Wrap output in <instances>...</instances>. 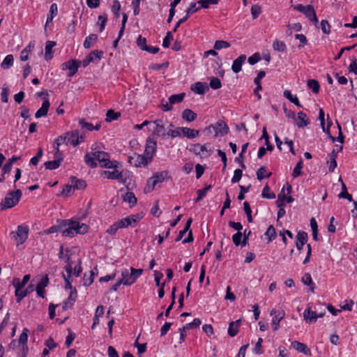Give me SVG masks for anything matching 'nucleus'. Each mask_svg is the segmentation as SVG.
Wrapping results in <instances>:
<instances>
[{
    "mask_svg": "<svg viewBox=\"0 0 357 357\" xmlns=\"http://www.w3.org/2000/svg\"><path fill=\"white\" fill-rule=\"evenodd\" d=\"M30 280V275H25L23 277V279L22 281L20 280L18 278H15L13 280V284L14 287H19L21 289H23L24 287L26 284V283Z\"/></svg>",
    "mask_w": 357,
    "mask_h": 357,
    "instance_id": "obj_31",
    "label": "nucleus"
},
{
    "mask_svg": "<svg viewBox=\"0 0 357 357\" xmlns=\"http://www.w3.org/2000/svg\"><path fill=\"white\" fill-rule=\"evenodd\" d=\"M102 54H103L102 51L94 50V51L91 52L88 55V56L89 58H91L93 61H95L96 60L99 61L101 59Z\"/></svg>",
    "mask_w": 357,
    "mask_h": 357,
    "instance_id": "obj_55",
    "label": "nucleus"
},
{
    "mask_svg": "<svg viewBox=\"0 0 357 357\" xmlns=\"http://www.w3.org/2000/svg\"><path fill=\"white\" fill-rule=\"evenodd\" d=\"M271 315L273 316L272 319V324L273 326V331H277L278 329V326L280 321L284 317L285 312L284 310H278L275 309H273L271 311Z\"/></svg>",
    "mask_w": 357,
    "mask_h": 357,
    "instance_id": "obj_14",
    "label": "nucleus"
},
{
    "mask_svg": "<svg viewBox=\"0 0 357 357\" xmlns=\"http://www.w3.org/2000/svg\"><path fill=\"white\" fill-rule=\"evenodd\" d=\"M29 228L26 226L19 225L15 232H12L17 245L22 244L28 237Z\"/></svg>",
    "mask_w": 357,
    "mask_h": 357,
    "instance_id": "obj_10",
    "label": "nucleus"
},
{
    "mask_svg": "<svg viewBox=\"0 0 357 357\" xmlns=\"http://www.w3.org/2000/svg\"><path fill=\"white\" fill-rule=\"evenodd\" d=\"M170 178L169 172L164 170L162 172L155 173L147 182V188L150 190H153L155 186L162 183L165 180Z\"/></svg>",
    "mask_w": 357,
    "mask_h": 357,
    "instance_id": "obj_8",
    "label": "nucleus"
},
{
    "mask_svg": "<svg viewBox=\"0 0 357 357\" xmlns=\"http://www.w3.org/2000/svg\"><path fill=\"white\" fill-rule=\"evenodd\" d=\"M208 86L213 89H218L221 88L222 83L219 78L215 77H211L210 78V83Z\"/></svg>",
    "mask_w": 357,
    "mask_h": 357,
    "instance_id": "obj_43",
    "label": "nucleus"
},
{
    "mask_svg": "<svg viewBox=\"0 0 357 357\" xmlns=\"http://www.w3.org/2000/svg\"><path fill=\"white\" fill-rule=\"evenodd\" d=\"M266 76V72L261 70L258 73L257 77L254 79L255 84L257 85V89H262L261 79Z\"/></svg>",
    "mask_w": 357,
    "mask_h": 357,
    "instance_id": "obj_46",
    "label": "nucleus"
},
{
    "mask_svg": "<svg viewBox=\"0 0 357 357\" xmlns=\"http://www.w3.org/2000/svg\"><path fill=\"white\" fill-rule=\"evenodd\" d=\"M96 160L100 162V166L103 168L122 167L121 162L116 160H111L109 155L105 151L89 152L84 155L85 163L91 168L97 167Z\"/></svg>",
    "mask_w": 357,
    "mask_h": 357,
    "instance_id": "obj_1",
    "label": "nucleus"
},
{
    "mask_svg": "<svg viewBox=\"0 0 357 357\" xmlns=\"http://www.w3.org/2000/svg\"><path fill=\"white\" fill-rule=\"evenodd\" d=\"M77 262L73 266V275L76 277L79 276L82 272L81 261L79 259H77Z\"/></svg>",
    "mask_w": 357,
    "mask_h": 357,
    "instance_id": "obj_59",
    "label": "nucleus"
},
{
    "mask_svg": "<svg viewBox=\"0 0 357 357\" xmlns=\"http://www.w3.org/2000/svg\"><path fill=\"white\" fill-rule=\"evenodd\" d=\"M291 346L298 352L303 353L309 356L312 355L310 349L304 343L295 340L291 342Z\"/></svg>",
    "mask_w": 357,
    "mask_h": 357,
    "instance_id": "obj_19",
    "label": "nucleus"
},
{
    "mask_svg": "<svg viewBox=\"0 0 357 357\" xmlns=\"http://www.w3.org/2000/svg\"><path fill=\"white\" fill-rule=\"evenodd\" d=\"M264 234L268 237V242L273 241L276 238V231L274 227L270 225Z\"/></svg>",
    "mask_w": 357,
    "mask_h": 357,
    "instance_id": "obj_42",
    "label": "nucleus"
},
{
    "mask_svg": "<svg viewBox=\"0 0 357 357\" xmlns=\"http://www.w3.org/2000/svg\"><path fill=\"white\" fill-rule=\"evenodd\" d=\"M173 39V36H172V34L170 31L167 32V35L165 37V38L163 39V41H162V46L165 47V48H167L169 47L170 45V42L171 40Z\"/></svg>",
    "mask_w": 357,
    "mask_h": 357,
    "instance_id": "obj_62",
    "label": "nucleus"
},
{
    "mask_svg": "<svg viewBox=\"0 0 357 357\" xmlns=\"http://www.w3.org/2000/svg\"><path fill=\"white\" fill-rule=\"evenodd\" d=\"M120 113L115 112L112 109H109L106 114V121L111 122L112 121L116 120L120 116Z\"/></svg>",
    "mask_w": 357,
    "mask_h": 357,
    "instance_id": "obj_44",
    "label": "nucleus"
},
{
    "mask_svg": "<svg viewBox=\"0 0 357 357\" xmlns=\"http://www.w3.org/2000/svg\"><path fill=\"white\" fill-rule=\"evenodd\" d=\"M261 59V56L259 52L253 54L252 56L248 57V61L250 65H255Z\"/></svg>",
    "mask_w": 357,
    "mask_h": 357,
    "instance_id": "obj_57",
    "label": "nucleus"
},
{
    "mask_svg": "<svg viewBox=\"0 0 357 357\" xmlns=\"http://www.w3.org/2000/svg\"><path fill=\"white\" fill-rule=\"evenodd\" d=\"M308 239L307 233L304 231H299L296 235V247L298 251L303 250V245L307 243Z\"/></svg>",
    "mask_w": 357,
    "mask_h": 357,
    "instance_id": "obj_15",
    "label": "nucleus"
},
{
    "mask_svg": "<svg viewBox=\"0 0 357 357\" xmlns=\"http://www.w3.org/2000/svg\"><path fill=\"white\" fill-rule=\"evenodd\" d=\"M199 135V130L183 127V136L188 139H194Z\"/></svg>",
    "mask_w": 357,
    "mask_h": 357,
    "instance_id": "obj_27",
    "label": "nucleus"
},
{
    "mask_svg": "<svg viewBox=\"0 0 357 357\" xmlns=\"http://www.w3.org/2000/svg\"><path fill=\"white\" fill-rule=\"evenodd\" d=\"M294 120L296 121V126L298 128L307 126L310 123L309 119L307 118L306 114L303 112H299L298 113V116L296 117V119Z\"/></svg>",
    "mask_w": 357,
    "mask_h": 357,
    "instance_id": "obj_20",
    "label": "nucleus"
},
{
    "mask_svg": "<svg viewBox=\"0 0 357 357\" xmlns=\"http://www.w3.org/2000/svg\"><path fill=\"white\" fill-rule=\"evenodd\" d=\"M273 48L275 51L284 52L287 50V46L283 41L278 39L275 40L273 43Z\"/></svg>",
    "mask_w": 357,
    "mask_h": 357,
    "instance_id": "obj_33",
    "label": "nucleus"
},
{
    "mask_svg": "<svg viewBox=\"0 0 357 357\" xmlns=\"http://www.w3.org/2000/svg\"><path fill=\"white\" fill-rule=\"evenodd\" d=\"M121 9V4L119 1L115 0L112 6V11L116 17L119 16V10Z\"/></svg>",
    "mask_w": 357,
    "mask_h": 357,
    "instance_id": "obj_60",
    "label": "nucleus"
},
{
    "mask_svg": "<svg viewBox=\"0 0 357 357\" xmlns=\"http://www.w3.org/2000/svg\"><path fill=\"white\" fill-rule=\"evenodd\" d=\"M307 85L309 89H312V92L314 93H318L320 89V85L317 80L316 79H308L307 81Z\"/></svg>",
    "mask_w": 357,
    "mask_h": 357,
    "instance_id": "obj_35",
    "label": "nucleus"
},
{
    "mask_svg": "<svg viewBox=\"0 0 357 357\" xmlns=\"http://www.w3.org/2000/svg\"><path fill=\"white\" fill-rule=\"evenodd\" d=\"M50 105L49 100H45L42 103L41 107L36 112L35 117L39 119L45 116L47 114Z\"/></svg>",
    "mask_w": 357,
    "mask_h": 357,
    "instance_id": "obj_21",
    "label": "nucleus"
},
{
    "mask_svg": "<svg viewBox=\"0 0 357 357\" xmlns=\"http://www.w3.org/2000/svg\"><path fill=\"white\" fill-rule=\"evenodd\" d=\"M70 182L73 186L74 190L83 189L86 187V183L84 181L77 179L75 177H71Z\"/></svg>",
    "mask_w": 357,
    "mask_h": 357,
    "instance_id": "obj_37",
    "label": "nucleus"
},
{
    "mask_svg": "<svg viewBox=\"0 0 357 357\" xmlns=\"http://www.w3.org/2000/svg\"><path fill=\"white\" fill-rule=\"evenodd\" d=\"M302 282L305 285L309 286L310 291L314 293L315 284L313 282L311 275L310 273H306L304 274L303 277L302 278Z\"/></svg>",
    "mask_w": 357,
    "mask_h": 357,
    "instance_id": "obj_29",
    "label": "nucleus"
},
{
    "mask_svg": "<svg viewBox=\"0 0 357 357\" xmlns=\"http://www.w3.org/2000/svg\"><path fill=\"white\" fill-rule=\"evenodd\" d=\"M241 319H238L236 321H231L229 324L228 335L230 337H234L238 333V328L241 325Z\"/></svg>",
    "mask_w": 357,
    "mask_h": 357,
    "instance_id": "obj_22",
    "label": "nucleus"
},
{
    "mask_svg": "<svg viewBox=\"0 0 357 357\" xmlns=\"http://www.w3.org/2000/svg\"><path fill=\"white\" fill-rule=\"evenodd\" d=\"M151 162L150 158L146 156L144 154L140 155L134 153L132 155L128 157V162L136 167H146Z\"/></svg>",
    "mask_w": 357,
    "mask_h": 357,
    "instance_id": "obj_9",
    "label": "nucleus"
},
{
    "mask_svg": "<svg viewBox=\"0 0 357 357\" xmlns=\"http://www.w3.org/2000/svg\"><path fill=\"white\" fill-rule=\"evenodd\" d=\"M58 14V6L56 3H54L50 6V13L47 15L45 26H47L49 23L52 22L53 19Z\"/></svg>",
    "mask_w": 357,
    "mask_h": 357,
    "instance_id": "obj_24",
    "label": "nucleus"
},
{
    "mask_svg": "<svg viewBox=\"0 0 357 357\" xmlns=\"http://www.w3.org/2000/svg\"><path fill=\"white\" fill-rule=\"evenodd\" d=\"M197 116V114L190 109H185L182 112L183 119L188 122L193 121Z\"/></svg>",
    "mask_w": 357,
    "mask_h": 357,
    "instance_id": "obj_25",
    "label": "nucleus"
},
{
    "mask_svg": "<svg viewBox=\"0 0 357 357\" xmlns=\"http://www.w3.org/2000/svg\"><path fill=\"white\" fill-rule=\"evenodd\" d=\"M94 280V273L93 271L90 272V275L87 276L86 274L83 277V284L84 286H90Z\"/></svg>",
    "mask_w": 357,
    "mask_h": 357,
    "instance_id": "obj_50",
    "label": "nucleus"
},
{
    "mask_svg": "<svg viewBox=\"0 0 357 357\" xmlns=\"http://www.w3.org/2000/svg\"><path fill=\"white\" fill-rule=\"evenodd\" d=\"M242 175H243L242 170L240 169H236V170H234V176L231 178V182L232 183H236L238 182L241 180Z\"/></svg>",
    "mask_w": 357,
    "mask_h": 357,
    "instance_id": "obj_54",
    "label": "nucleus"
},
{
    "mask_svg": "<svg viewBox=\"0 0 357 357\" xmlns=\"http://www.w3.org/2000/svg\"><path fill=\"white\" fill-rule=\"evenodd\" d=\"M63 279L65 281L66 289H69L71 290L70 294V298H71L72 296H73L74 294L76 295V294H77V291H76L75 288H74L72 285V282H73L72 274L67 273V275H63Z\"/></svg>",
    "mask_w": 357,
    "mask_h": 357,
    "instance_id": "obj_23",
    "label": "nucleus"
},
{
    "mask_svg": "<svg viewBox=\"0 0 357 357\" xmlns=\"http://www.w3.org/2000/svg\"><path fill=\"white\" fill-rule=\"evenodd\" d=\"M302 168H303V160L301 159L297 162V164L296 165L295 167L293 169L292 176L294 178H296V177L299 176L302 173V172H301Z\"/></svg>",
    "mask_w": 357,
    "mask_h": 357,
    "instance_id": "obj_45",
    "label": "nucleus"
},
{
    "mask_svg": "<svg viewBox=\"0 0 357 357\" xmlns=\"http://www.w3.org/2000/svg\"><path fill=\"white\" fill-rule=\"evenodd\" d=\"M200 324L201 321L199 320V319H195L193 321L185 324V326L183 327V331L197 328Z\"/></svg>",
    "mask_w": 357,
    "mask_h": 357,
    "instance_id": "obj_51",
    "label": "nucleus"
},
{
    "mask_svg": "<svg viewBox=\"0 0 357 357\" xmlns=\"http://www.w3.org/2000/svg\"><path fill=\"white\" fill-rule=\"evenodd\" d=\"M321 29L324 33L328 34L330 33L331 25L326 20L321 21Z\"/></svg>",
    "mask_w": 357,
    "mask_h": 357,
    "instance_id": "obj_58",
    "label": "nucleus"
},
{
    "mask_svg": "<svg viewBox=\"0 0 357 357\" xmlns=\"http://www.w3.org/2000/svg\"><path fill=\"white\" fill-rule=\"evenodd\" d=\"M107 170L102 171L100 174L104 178L116 180L119 182L126 184L129 172L128 171H119V167H105Z\"/></svg>",
    "mask_w": 357,
    "mask_h": 357,
    "instance_id": "obj_3",
    "label": "nucleus"
},
{
    "mask_svg": "<svg viewBox=\"0 0 357 357\" xmlns=\"http://www.w3.org/2000/svg\"><path fill=\"white\" fill-rule=\"evenodd\" d=\"M123 197V201L128 203L130 207L134 206L137 204V198L133 192H127Z\"/></svg>",
    "mask_w": 357,
    "mask_h": 357,
    "instance_id": "obj_30",
    "label": "nucleus"
},
{
    "mask_svg": "<svg viewBox=\"0 0 357 357\" xmlns=\"http://www.w3.org/2000/svg\"><path fill=\"white\" fill-rule=\"evenodd\" d=\"M149 130L158 136H165L166 135L165 128L161 119L151 121Z\"/></svg>",
    "mask_w": 357,
    "mask_h": 357,
    "instance_id": "obj_12",
    "label": "nucleus"
},
{
    "mask_svg": "<svg viewBox=\"0 0 357 357\" xmlns=\"http://www.w3.org/2000/svg\"><path fill=\"white\" fill-rule=\"evenodd\" d=\"M56 45V43L54 41L48 40L45 45V58L47 61L50 60L52 58V49Z\"/></svg>",
    "mask_w": 357,
    "mask_h": 357,
    "instance_id": "obj_26",
    "label": "nucleus"
},
{
    "mask_svg": "<svg viewBox=\"0 0 357 357\" xmlns=\"http://www.w3.org/2000/svg\"><path fill=\"white\" fill-rule=\"evenodd\" d=\"M80 61H78L75 59H71L70 61L63 63L61 65V68L62 70H69V75L73 76L77 73L80 66Z\"/></svg>",
    "mask_w": 357,
    "mask_h": 357,
    "instance_id": "obj_13",
    "label": "nucleus"
},
{
    "mask_svg": "<svg viewBox=\"0 0 357 357\" xmlns=\"http://www.w3.org/2000/svg\"><path fill=\"white\" fill-rule=\"evenodd\" d=\"M266 173V169L264 166L261 167L257 171V178L259 180H262L264 178H269L272 173L269 172L267 174H265Z\"/></svg>",
    "mask_w": 357,
    "mask_h": 357,
    "instance_id": "obj_41",
    "label": "nucleus"
},
{
    "mask_svg": "<svg viewBox=\"0 0 357 357\" xmlns=\"http://www.w3.org/2000/svg\"><path fill=\"white\" fill-rule=\"evenodd\" d=\"M261 196L266 199H275V195L273 192H270V188L266 185L262 190Z\"/></svg>",
    "mask_w": 357,
    "mask_h": 357,
    "instance_id": "obj_48",
    "label": "nucleus"
},
{
    "mask_svg": "<svg viewBox=\"0 0 357 357\" xmlns=\"http://www.w3.org/2000/svg\"><path fill=\"white\" fill-rule=\"evenodd\" d=\"M59 160H55L54 159L51 161H47L44 163L46 169L53 170L57 169L60 166Z\"/></svg>",
    "mask_w": 357,
    "mask_h": 357,
    "instance_id": "obj_47",
    "label": "nucleus"
},
{
    "mask_svg": "<svg viewBox=\"0 0 357 357\" xmlns=\"http://www.w3.org/2000/svg\"><path fill=\"white\" fill-rule=\"evenodd\" d=\"M261 13V8L259 5H253L251 7V14L253 19H256L259 17Z\"/></svg>",
    "mask_w": 357,
    "mask_h": 357,
    "instance_id": "obj_53",
    "label": "nucleus"
},
{
    "mask_svg": "<svg viewBox=\"0 0 357 357\" xmlns=\"http://www.w3.org/2000/svg\"><path fill=\"white\" fill-rule=\"evenodd\" d=\"M29 332V331L28 328H24L23 329L22 333H21V335H20V337L18 339V342L20 344H24L27 342Z\"/></svg>",
    "mask_w": 357,
    "mask_h": 357,
    "instance_id": "obj_49",
    "label": "nucleus"
},
{
    "mask_svg": "<svg viewBox=\"0 0 357 357\" xmlns=\"http://www.w3.org/2000/svg\"><path fill=\"white\" fill-rule=\"evenodd\" d=\"M303 319L307 324L314 323L318 319L317 313L309 307L303 312Z\"/></svg>",
    "mask_w": 357,
    "mask_h": 357,
    "instance_id": "obj_17",
    "label": "nucleus"
},
{
    "mask_svg": "<svg viewBox=\"0 0 357 357\" xmlns=\"http://www.w3.org/2000/svg\"><path fill=\"white\" fill-rule=\"evenodd\" d=\"M144 215L142 213H137L127 216L128 224L131 227H135L137 224L143 218Z\"/></svg>",
    "mask_w": 357,
    "mask_h": 357,
    "instance_id": "obj_28",
    "label": "nucleus"
},
{
    "mask_svg": "<svg viewBox=\"0 0 357 357\" xmlns=\"http://www.w3.org/2000/svg\"><path fill=\"white\" fill-rule=\"evenodd\" d=\"M167 135L173 138L183 136V127H178L175 129H170L167 132Z\"/></svg>",
    "mask_w": 357,
    "mask_h": 357,
    "instance_id": "obj_40",
    "label": "nucleus"
},
{
    "mask_svg": "<svg viewBox=\"0 0 357 357\" xmlns=\"http://www.w3.org/2000/svg\"><path fill=\"white\" fill-rule=\"evenodd\" d=\"M157 144L156 142L151 139H148L146 142V146L144 151V155L150 158L152 161L153 157L156 151Z\"/></svg>",
    "mask_w": 357,
    "mask_h": 357,
    "instance_id": "obj_16",
    "label": "nucleus"
},
{
    "mask_svg": "<svg viewBox=\"0 0 357 357\" xmlns=\"http://www.w3.org/2000/svg\"><path fill=\"white\" fill-rule=\"evenodd\" d=\"M62 235L66 237H74L77 234H84L89 227L86 224L76 220H66L60 227Z\"/></svg>",
    "mask_w": 357,
    "mask_h": 357,
    "instance_id": "obj_2",
    "label": "nucleus"
},
{
    "mask_svg": "<svg viewBox=\"0 0 357 357\" xmlns=\"http://www.w3.org/2000/svg\"><path fill=\"white\" fill-rule=\"evenodd\" d=\"M13 56L8 54L1 63V67L3 69H9L13 65Z\"/></svg>",
    "mask_w": 357,
    "mask_h": 357,
    "instance_id": "obj_34",
    "label": "nucleus"
},
{
    "mask_svg": "<svg viewBox=\"0 0 357 357\" xmlns=\"http://www.w3.org/2000/svg\"><path fill=\"white\" fill-rule=\"evenodd\" d=\"M67 138V144H70L73 146H76L84 141V136L79 135L77 130L71 132H67L66 134Z\"/></svg>",
    "mask_w": 357,
    "mask_h": 357,
    "instance_id": "obj_11",
    "label": "nucleus"
},
{
    "mask_svg": "<svg viewBox=\"0 0 357 357\" xmlns=\"http://www.w3.org/2000/svg\"><path fill=\"white\" fill-rule=\"evenodd\" d=\"M74 190H75L73 188L72 183L70 185H66L63 188L62 194L66 197H68L74 192Z\"/></svg>",
    "mask_w": 357,
    "mask_h": 357,
    "instance_id": "obj_61",
    "label": "nucleus"
},
{
    "mask_svg": "<svg viewBox=\"0 0 357 357\" xmlns=\"http://www.w3.org/2000/svg\"><path fill=\"white\" fill-rule=\"evenodd\" d=\"M230 47V44L225 40H216L214 45L215 50H220Z\"/></svg>",
    "mask_w": 357,
    "mask_h": 357,
    "instance_id": "obj_52",
    "label": "nucleus"
},
{
    "mask_svg": "<svg viewBox=\"0 0 357 357\" xmlns=\"http://www.w3.org/2000/svg\"><path fill=\"white\" fill-rule=\"evenodd\" d=\"M15 295L17 297V302H20L24 297H26V292H24L22 289L15 287Z\"/></svg>",
    "mask_w": 357,
    "mask_h": 357,
    "instance_id": "obj_56",
    "label": "nucleus"
},
{
    "mask_svg": "<svg viewBox=\"0 0 357 357\" xmlns=\"http://www.w3.org/2000/svg\"><path fill=\"white\" fill-rule=\"evenodd\" d=\"M60 259L64 260L66 263L65 270L68 274H73V266L77 262V259H79L77 256L72 255L68 249L64 250L63 246L61 245L60 252L59 254Z\"/></svg>",
    "mask_w": 357,
    "mask_h": 357,
    "instance_id": "obj_5",
    "label": "nucleus"
},
{
    "mask_svg": "<svg viewBox=\"0 0 357 357\" xmlns=\"http://www.w3.org/2000/svg\"><path fill=\"white\" fill-rule=\"evenodd\" d=\"M98 38L97 35L96 34H91L89 36H87L83 43V45L84 48L89 49L90 48L93 44L96 41Z\"/></svg>",
    "mask_w": 357,
    "mask_h": 357,
    "instance_id": "obj_36",
    "label": "nucleus"
},
{
    "mask_svg": "<svg viewBox=\"0 0 357 357\" xmlns=\"http://www.w3.org/2000/svg\"><path fill=\"white\" fill-rule=\"evenodd\" d=\"M64 144H68L66 135L59 136L54 142V150L58 151L59 146Z\"/></svg>",
    "mask_w": 357,
    "mask_h": 357,
    "instance_id": "obj_39",
    "label": "nucleus"
},
{
    "mask_svg": "<svg viewBox=\"0 0 357 357\" xmlns=\"http://www.w3.org/2000/svg\"><path fill=\"white\" fill-rule=\"evenodd\" d=\"M283 95L287 99L293 102L297 107H302V105H301L297 96L292 95L290 91L285 90L283 93Z\"/></svg>",
    "mask_w": 357,
    "mask_h": 357,
    "instance_id": "obj_32",
    "label": "nucleus"
},
{
    "mask_svg": "<svg viewBox=\"0 0 357 357\" xmlns=\"http://www.w3.org/2000/svg\"><path fill=\"white\" fill-rule=\"evenodd\" d=\"M185 96V93H181L178 94L172 95L169 98V102L170 104H176L181 102Z\"/></svg>",
    "mask_w": 357,
    "mask_h": 357,
    "instance_id": "obj_38",
    "label": "nucleus"
},
{
    "mask_svg": "<svg viewBox=\"0 0 357 357\" xmlns=\"http://www.w3.org/2000/svg\"><path fill=\"white\" fill-rule=\"evenodd\" d=\"M22 197L20 190L8 192L5 198L1 202V208L4 210L15 206L20 201Z\"/></svg>",
    "mask_w": 357,
    "mask_h": 357,
    "instance_id": "obj_7",
    "label": "nucleus"
},
{
    "mask_svg": "<svg viewBox=\"0 0 357 357\" xmlns=\"http://www.w3.org/2000/svg\"><path fill=\"white\" fill-rule=\"evenodd\" d=\"M43 150L41 149H39L37 154L31 159L30 163L33 165H36L38 163L41 157L43 156Z\"/></svg>",
    "mask_w": 357,
    "mask_h": 357,
    "instance_id": "obj_63",
    "label": "nucleus"
},
{
    "mask_svg": "<svg viewBox=\"0 0 357 357\" xmlns=\"http://www.w3.org/2000/svg\"><path fill=\"white\" fill-rule=\"evenodd\" d=\"M351 61L352 62L350 63L349 66V71L350 73L357 74V59L355 57H354Z\"/></svg>",
    "mask_w": 357,
    "mask_h": 357,
    "instance_id": "obj_64",
    "label": "nucleus"
},
{
    "mask_svg": "<svg viewBox=\"0 0 357 357\" xmlns=\"http://www.w3.org/2000/svg\"><path fill=\"white\" fill-rule=\"evenodd\" d=\"M143 273V269L134 268L132 267L128 268H123L121 273V281L123 285L130 286L135 282L138 278Z\"/></svg>",
    "mask_w": 357,
    "mask_h": 357,
    "instance_id": "obj_4",
    "label": "nucleus"
},
{
    "mask_svg": "<svg viewBox=\"0 0 357 357\" xmlns=\"http://www.w3.org/2000/svg\"><path fill=\"white\" fill-rule=\"evenodd\" d=\"M246 60L245 54H241L236 59L231 65V70L234 73H238L242 70V66Z\"/></svg>",
    "mask_w": 357,
    "mask_h": 357,
    "instance_id": "obj_18",
    "label": "nucleus"
},
{
    "mask_svg": "<svg viewBox=\"0 0 357 357\" xmlns=\"http://www.w3.org/2000/svg\"><path fill=\"white\" fill-rule=\"evenodd\" d=\"M229 127L223 121H218L215 125H210L206 127L204 132L206 135L214 133L213 136L217 137L218 135L223 136L229 132Z\"/></svg>",
    "mask_w": 357,
    "mask_h": 357,
    "instance_id": "obj_6",
    "label": "nucleus"
}]
</instances>
